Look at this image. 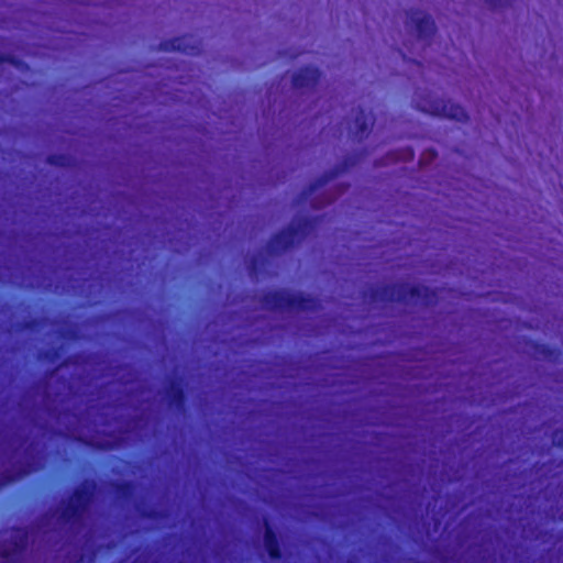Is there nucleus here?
<instances>
[{"label":"nucleus","mask_w":563,"mask_h":563,"mask_svg":"<svg viewBox=\"0 0 563 563\" xmlns=\"http://www.w3.org/2000/svg\"><path fill=\"white\" fill-rule=\"evenodd\" d=\"M321 75L318 67H301L291 77L292 87L296 89H314L320 82Z\"/></svg>","instance_id":"obj_9"},{"label":"nucleus","mask_w":563,"mask_h":563,"mask_svg":"<svg viewBox=\"0 0 563 563\" xmlns=\"http://www.w3.org/2000/svg\"><path fill=\"white\" fill-rule=\"evenodd\" d=\"M167 404L172 408L178 410L184 409L187 400V395L181 380H173L166 391Z\"/></svg>","instance_id":"obj_12"},{"label":"nucleus","mask_w":563,"mask_h":563,"mask_svg":"<svg viewBox=\"0 0 563 563\" xmlns=\"http://www.w3.org/2000/svg\"><path fill=\"white\" fill-rule=\"evenodd\" d=\"M158 49L164 52H179L186 55L195 56L201 51V45L192 35L184 34L162 41Z\"/></svg>","instance_id":"obj_7"},{"label":"nucleus","mask_w":563,"mask_h":563,"mask_svg":"<svg viewBox=\"0 0 563 563\" xmlns=\"http://www.w3.org/2000/svg\"><path fill=\"white\" fill-rule=\"evenodd\" d=\"M369 297L374 302H400L410 300L421 301L424 306H431L437 301V291L421 285L386 284L373 287Z\"/></svg>","instance_id":"obj_1"},{"label":"nucleus","mask_w":563,"mask_h":563,"mask_svg":"<svg viewBox=\"0 0 563 563\" xmlns=\"http://www.w3.org/2000/svg\"><path fill=\"white\" fill-rule=\"evenodd\" d=\"M30 531L24 527H13L11 539L2 542L0 548V558L4 563L20 562L29 545Z\"/></svg>","instance_id":"obj_6"},{"label":"nucleus","mask_w":563,"mask_h":563,"mask_svg":"<svg viewBox=\"0 0 563 563\" xmlns=\"http://www.w3.org/2000/svg\"><path fill=\"white\" fill-rule=\"evenodd\" d=\"M330 202H331V200H329V201H327V202L322 203L321 206H319V205H312V206H313L314 208H321V207H323V206H325V205H328V203H330Z\"/></svg>","instance_id":"obj_24"},{"label":"nucleus","mask_w":563,"mask_h":563,"mask_svg":"<svg viewBox=\"0 0 563 563\" xmlns=\"http://www.w3.org/2000/svg\"><path fill=\"white\" fill-rule=\"evenodd\" d=\"M534 352L542 355L545 358H552L556 356L558 351L555 349L550 347L547 344H534Z\"/></svg>","instance_id":"obj_17"},{"label":"nucleus","mask_w":563,"mask_h":563,"mask_svg":"<svg viewBox=\"0 0 563 563\" xmlns=\"http://www.w3.org/2000/svg\"><path fill=\"white\" fill-rule=\"evenodd\" d=\"M33 324H34V322H33V321H30V322H26L24 327H25V328H27V329H30V328H32V327H33Z\"/></svg>","instance_id":"obj_25"},{"label":"nucleus","mask_w":563,"mask_h":563,"mask_svg":"<svg viewBox=\"0 0 563 563\" xmlns=\"http://www.w3.org/2000/svg\"><path fill=\"white\" fill-rule=\"evenodd\" d=\"M553 443L563 450V429H558L553 432Z\"/></svg>","instance_id":"obj_20"},{"label":"nucleus","mask_w":563,"mask_h":563,"mask_svg":"<svg viewBox=\"0 0 563 563\" xmlns=\"http://www.w3.org/2000/svg\"><path fill=\"white\" fill-rule=\"evenodd\" d=\"M29 474V470L26 468H20L18 472L15 473H12V472H5L1 475V478H0V487L4 486V485H8V484H11L15 481H18L19 478L25 476Z\"/></svg>","instance_id":"obj_15"},{"label":"nucleus","mask_w":563,"mask_h":563,"mask_svg":"<svg viewBox=\"0 0 563 563\" xmlns=\"http://www.w3.org/2000/svg\"><path fill=\"white\" fill-rule=\"evenodd\" d=\"M112 487L118 498L122 500L130 499L135 492V484L132 481H115L112 483Z\"/></svg>","instance_id":"obj_14"},{"label":"nucleus","mask_w":563,"mask_h":563,"mask_svg":"<svg viewBox=\"0 0 563 563\" xmlns=\"http://www.w3.org/2000/svg\"><path fill=\"white\" fill-rule=\"evenodd\" d=\"M415 101L416 108L421 112L451 119L456 122H466L468 120V114L465 109L449 99L433 98L428 95Z\"/></svg>","instance_id":"obj_5"},{"label":"nucleus","mask_w":563,"mask_h":563,"mask_svg":"<svg viewBox=\"0 0 563 563\" xmlns=\"http://www.w3.org/2000/svg\"><path fill=\"white\" fill-rule=\"evenodd\" d=\"M142 516L147 519H158L161 517V512L155 509H150L144 511Z\"/></svg>","instance_id":"obj_22"},{"label":"nucleus","mask_w":563,"mask_h":563,"mask_svg":"<svg viewBox=\"0 0 563 563\" xmlns=\"http://www.w3.org/2000/svg\"><path fill=\"white\" fill-rule=\"evenodd\" d=\"M47 164L56 167H65L68 164V157L64 154H51L46 158Z\"/></svg>","instance_id":"obj_16"},{"label":"nucleus","mask_w":563,"mask_h":563,"mask_svg":"<svg viewBox=\"0 0 563 563\" xmlns=\"http://www.w3.org/2000/svg\"><path fill=\"white\" fill-rule=\"evenodd\" d=\"M313 219L302 217L292 221L285 229L274 233L268 243L267 251L272 255H279L303 240L313 229Z\"/></svg>","instance_id":"obj_4"},{"label":"nucleus","mask_w":563,"mask_h":563,"mask_svg":"<svg viewBox=\"0 0 563 563\" xmlns=\"http://www.w3.org/2000/svg\"><path fill=\"white\" fill-rule=\"evenodd\" d=\"M264 526L265 530L263 536V542L267 555L272 561H280L284 554L278 533L276 532V530L271 525L267 518L264 520Z\"/></svg>","instance_id":"obj_10"},{"label":"nucleus","mask_w":563,"mask_h":563,"mask_svg":"<svg viewBox=\"0 0 563 563\" xmlns=\"http://www.w3.org/2000/svg\"><path fill=\"white\" fill-rule=\"evenodd\" d=\"M485 2L492 9H501L511 7L516 2V0H485Z\"/></svg>","instance_id":"obj_18"},{"label":"nucleus","mask_w":563,"mask_h":563,"mask_svg":"<svg viewBox=\"0 0 563 563\" xmlns=\"http://www.w3.org/2000/svg\"><path fill=\"white\" fill-rule=\"evenodd\" d=\"M95 489L93 479H85L80 486L76 487L60 510V520L67 525H79L90 509Z\"/></svg>","instance_id":"obj_3"},{"label":"nucleus","mask_w":563,"mask_h":563,"mask_svg":"<svg viewBox=\"0 0 563 563\" xmlns=\"http://www.w3.org/2000/svg\"><path fill=\"white\" fill-rule=\"evenodd\" d=\"M411 158H413V151L411 148L406 150L402 157H396V159H411Z\"/></svg>","instance_id":"obj_23"},{"label":"nucleus","mask_w":563,"mask_h":563,"mask_svg":"<svg viewBox=\"0 0 563 563\" xmlns=\"http://www.w3.org/2000/svg\"><path fill=\"white\" fill-rule=\"evenodd\" d=\"M408 22L413 25L417 37L423 41H430L435 34V23L430 14L418 9L407 11Z\"/></svg>","instance_id":"obj_8"},{"label":"nucleus","mask_w":563,"mask_h":563,"mask_svg":"<svg viewBox=\"0 0 563 563\" xmlns=\"http://www.w3.org/2000/svg\"><path fill=\"white\" fill-rule=\"evenodd\" d=\"M261 302L271 311L313 312L320 308V302L317 298L303 294H291L283 289L265 291Z\"/></svg>","instance_id":"obj_2"},{"label":"nucleus","mask_w":563,"mask_h":563,"mask_svg":"<svg viewBox=\"0 0 563 563\" xmlns=\"http://www.w3.org/2000/svg\"><path fill=\"white\" fill-rule=\"evenodd\" d=\"M60 355V351L59 349H52V350H47L45 353H44V357L45 360H47L48 362H55Z\"/></svg>","instance_id":"obj_21"},{"label":"nucleus","mask_w":563,"mask_h":563,"mask_svg":"<svg viewBox=\"0 0 563 563\" xmlns=\"http://www.w3.org/2000/svg\"><path fill=\"white\" fill-rule=\"evenodd\" d=\"M372 125H373V121L366 114L365 109L362 107H358L356 114H355V119H354V128H355V130L353 132L354 136L358 141H363L364 139H366L368 136Z\"/></svg>","instance_id":"obj_13"},{"label":"nucleus","mask_w":563,"mask_h":563,"mask_svg":"<svg viewBox=\"0 0 563 563\" xmlns=\"http://www.w3.org/2000/svg\"><path fill=\"white\" fill-rule=\"evenodd\" d=\"M5 63L16 67L21 64V62L12 55L0 54V65Z\"/></svg>","instance_id":"obj_19"},{"label":"nucleus","mask_w":563,"mask_h":563,"mask_svg":"<svg viewBox=\"0 0 563 563\" xmlns=\"http://www.w3.org/2000/svg\"><path fill=\"white\" fill-rule=\"evenodd\" d=\"M353 165H354V158H352L350 156L345 157L340 166H336L332 170L323 174L321 177H319L313 183H311L309 185V187L302 191V194H301L302 199H307L308 197L313 195L319 188L327 185L331 179L336 177L339 174L347 170Z\"/></svg>","instance_id":"obj_11"}]
</instances>
